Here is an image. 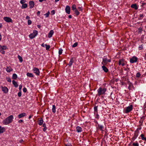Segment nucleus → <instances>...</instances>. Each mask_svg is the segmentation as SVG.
Instances as JSON below:
<instances>
[{"mask_svg":"<svg viewBox=\"0 0 146 146\" xmlns=\"http://www.w3.org/2000/svg\"><path fill=\"white\" fill-rule=\"evenodd\" d=\"M13 116L12 115H10L3 120L2 123L5 125H8L13 121Z\"/></svg>","mask_w":146,"mask_h":146,"instance_id":"obj_1","label":"nucleus"},{"mask_svg":"<svg viewBox=\"0 0 146 146\" xmlns=\"http://www.w3.org/2000/svg\"><path fill=\"white\" fill-rule=\"evenodd\" d=\"M107 90V88H105L100 87L97 90L98 94L97 95L100 96L104 95Z\"/></svg>","mask_w":146,"mask_h":146,"instance_id":"obj_2","label":"nucleus"},{"mask_svg":"<svg viewBox=\"0 0 146 146\" xmlns=\"http://www.w3.org/2000/svg\"><path fill=\"white\" fill-rule=\"evenodd\" d=\"M133 106L132 105H131L130 106L127 107L125 108L124 109V112L125 113H128L131 111L133 109Z\"/></svg>","mask_w":146,"mask_h":146,"instance_id":"obj_3","label":"nucleus"},{"mask_svg":"<svg viewBox=\"0 0 146 146\" xmlns=\"http://www.w3.org/2000/svg\"><path fill=\"white\" fill-rule=\"evenodd\" d=\"M111 62V59H108L107 58H105L103 59V61L102 62V64L105 65H106L108 62Z\"/></svg>","mask_w":146,"mask_h":146,"instance_id":"obj_4","label":"nucleus"},{"mask_svg":"<svg viewBox=\"0 0 146 146\" xmlns=\"http://www.w3.org/2000/svg\"><path fill=\"white\" fill-rule=\"evenodd\" d=\"M38 32L36 30H35L33 31L32 33L30 34L29 35V37L30 38L33 39L38 34Z\"/></svg>","mask_w":146,"mask_h":146,"instance_id":"obj_5","label":"nucleus"},{"mask_svg":"<svg viewBox=\"0 0 146 146\" xmlns=\"http://www.w3.org/2000/svg\"><path fill=\"white\" fill-rule=\"evenodd\" d=\"M34 73H35L36 75L39 76L40 75V72L39 69L35 67L33 68V69Z\"/></svg>","mask_w":146,"mask_h":146,"instance_id":"obj_6","label":"nucleus"},{"mask_svg":"<svg viewBox=\"0 0 146 146\" xmlns=\"http://www.w3.org/2000/svg\"><path fill=\"white\" fill-rule=\"evenodd\" d=\"M7 47L6 46H3L0 47V52L2 54H4L5 53V50H6Z\"/></svg>","mask_w":146,"mask_h":146,"instance_id":"obj_7","label":"nucleus"},{"mask_svg":"<svg viewBox=\"0 0 146 146\" xmlns=\"http://www.w3.org/2000/svg\"><path fill=\"white\" fill-rule=\"evenodd\" d=\"M138 58L137 57L134 56L130 59V62L131 63H133L136 62L137 61Z\"/></svg>","mask_w":146,"mask_h":146,"instance_id":"obj_8","label":"nucleus"},{"mask_svg":"<svg viewBox=\"0 0 146 146\" xmlns=\"http://www.w3.org/2000/svg\"><path fill=\"white\" fill-rule=\"evenodd\" d=\"M138 133L137 132H135V131L134 134V135L133 137H132L131 139V142H132L133 141H134L137 138V137L138 135Z\"/></svg>","mask_w":146,"mask_h":146,"instance_id":"obj_9","label":"nucleus"},{"mask_svg":"<svg viewBox=\"0 0 146 146\" xmlns=\"http://www.w3.org/2000/svg\"><path fill=\"white\" fill-rule=\"evenodd\" d=\"M3 19L7 23L12 22V19L9 17H4L3 18Z\"/></svg>","mask_w":146,"mask_h":146,"instance_id":"obj_10","label":"nucleus"},{"mask_svg":"<svg viewBox=\"0 0 146 146\" xmlns=\"http://www.w3.org/2000/svg\"><path fill=\"white\" fill-rule=\"evenodd\" d=\"M70 8L69 6L67 5L65 9L66 12L68 14H69L70 13Z\"/></svg>","mask_w":146,"mask_h":146,"instance_id":"obj_11","label":"nucleus"},{"mask_svg":"<svg viewBox=\"0 0 146 146\" xmlns=\"http://www.w3.org/2000/svg\"><path fill=\"white\" fill-rule=\"evenodd\" d=\"M29 8L30 9H32L34 7L35 3L33 1H31L29 2Z\"/></svg>","mask_w":146,"mask_h":146,"instance_id":"obj_12","label":"nucleus"},{"mask_svg":"<svg viewBox=\"0 0 146 146\" xmlns=\"http://www.w3.org/2000/svg\"><path fill=\"white\" fill-rule=\"evenodd\" d=\"M124 60L123 59H120L119 61L118 64L119 65H121L122 66L125 65V64L123 62Z\"/></svg>","mask_w":146,"mask_h":146,"instance_id":"obj_13","label":"nucleus"},{"mask_svg":"<svg viewBox=\"0 0 146 146\" xmlns=\"http://www.w3.org/2000/svg\"><path fill=\"white\" fill-rule=\"evenodd\" d=\"M2 89V91L4 92L5 93H7L8 92V90L7 88L5 86L4 87H1Z\"/></svg>","mask_w":146,"mask_h":146,"instance_id":"obj_14","label":"nucleus"},{"mask_svg":"<svg viewBox=\"0 0 146 146\" xmlns=\"http://www.w3.org/2000/svg\"><path fill=\"white\" fill-rule=\"evenodd\" d=\"M140 137L142 140L146 141V134H142L140 135Z\"/></svg>","mask_w":146,"mask_h":146,"instance_id":"obj_15","label":"nucleus"},{"mask_svg":"<svg viewBox=\"0 0 146 146\" xmlns=\"http://www.w3.org/2000/svg\"><path fill=\"white\" fill-rule=\"evenodd\" d=\"M43 121L42 118H40V119H39L38 121V123L39 125H42L43 123Z\"/></svg>","mask_w":146,"mask_h":146,"instance_id":"obj_16","label":"nucleus"},{"mask_svg":"<svg viewBox=\"0 0 146 146\" xmlns=\"http://www.w3.org/2000/svg\"><path fill=\"white\" fill-rule=\"evenodd\" d=\"M76 131L78 132V133H80L82 131V128L80 127V126H77L76 127Z\"/></svg>","mask_w":146,"mask_h":146,"instance_id":"obj_17","label":"nucleus"},{"mask_svg":"<svg viewBox=\"0 0 146 146\" xmlns=\"http://www.w3.org/2000/svg\"><path fill=\"white\" fill-rule=\"evenodd\" d=\"M26 115V113H23L19 114L18 115V117L19 118H21L22 117L25 116Z\"/></svg>","mask_w":146,"mask_h":146,"instance_id":"obj_18","label":"nucleus"},{"mask_svg":"<svg viewBox=\"0 0 146 146\" xmlns=\"http://www.w3.org/2000/svg\"><path fill=\"white\" fill-rule=\"evenodd\" d=\"M5 129L4 127L0 126V134L3 133L5 131Z\"/></svg>","mask_w":146,"mask_h":146,"instance_id":"obj_19","label":"nucleus"},{"mask_svg":"<svg viewBox=\"0 0 146 146\" xmlns=\"http://www.w3.org/2000/svg\"><path fill=\"white\" fill-rule=\"evenodd\" d=\"M54 33V32L53 30H50V31L49 33H48V37L49 38L51 37L52 36V35Z\"/></svg>","mask_w":146,"mask_h":146,"instance_id":"obj_20","label":"nucleus"},{"mask_svg":"<svg viewBox=\"0 0 146 146\" xmlns=\"http://www.w3.org/2000/svg\"><path fill=\"white\" fill-rule=\"evenodd\" d=\"M131 8L134 9L135 10H137L138 9V7L136 4H133L131 5Z\"/></svg>","mask_w":146,"mask_h":146,"instance_id":"obj_21","label":"nucleus"},{"mask_svg":"<svg viewBox=\"0 0 146 146\" xmlns=\"http://www.w3.org/2000/svg\"><path fill=\"white\" fill-rule=\"evenodd\" d=\"M74 59L73 58L70 59V61L69 62V64H68V65H69V67H71V66L72 64L74 62Z\"/></svg>","mask_w":146,"mask_h":146,"instance_id":"obj_22","label":"nucleus"},{"mask_svg":"<svg viewBox=\"0 0 146 146\" xmlns=\"http://www.w3.org/2000/svg\"><path fill=\"white\" fill-rule=\"evenodd\" d=\"M13 70V69L11 68L10 67H7V68H6V71L7 72L9 73L11 71Z\"/></svg>","mask_w":146,"mask_h":146,"instance_id":"obj_23","label":"nucleus"},{"mask_svg":"<svg viewBox=\"0 0 146 146\" xmlns=\"http://www.w3.org/2000/svg\"><path fill=\"white\" fill-rule=\"evenodd\" d=\"M102 68L103 70L106 72H107L108 71V69L104 65L102 66Z\"/></svg>","mask_w":146,"mask_h":146,"instance_id":"obj_24","label":"nucleus"},{"mask_svg":"<svg viewBox=\"0 0 146 146\" xmlns=\"http://www.w3.org/2000/svg\"><path fill=\"white\" fill-rule=\"evenodd\" d=\"M12 83L13 85H14L15 87H17L18 86V84L14 80H13L12 81Z\"/></svg>","mask_w":146,"mask_h":146,"instance_id":"obj_25","label":"nucleus"},{"mask_svg":"<svg viewBox=\"0 0 146 146\" xmlns=\"http://www.w3.org/2000/svg\"><path fill=\"white\" fill-rule=\"evenodd\" d=\"M27 75L28 76L32 78L34 77V75L32 73H31L28 72L27 73Z\"/></svg>","mask_w":146,"mask_h":146,"instance_id":"obj_26","label":"nucleus"},{"mask_svg":"<svg viewBox=\"0 0 146 146\" xmlns=\"http://www.w3.org/2000/svg\"><path fill=\"white\" fill-rule=\"evenodd\" d=\"M103 128V127L102 125H100L99 124H98V127L97 129H99L101 130H102Z\"/></svg>","mask_w":146,"mask_h":146,"instance_id":"obj_27","label":"nucleus"},{"mask_svg":"<svg viewBox=\"0 0 146 146\" xmlns=\"http://www.w3.org/2000/svg\"><path fill=\"white\" fill-rule=\"evenodd\" d=\"M52 112L54 113L56 112V107L54 105L52 106Z\"/></svg>","mask_w":146,"mask_h":146,"instance_id":"obj_28","label":"nucleus"},{"mask_svg":"<svg viewBox=\"0 0 146 146\" xmlns=\"http://www.w3.org/2000/svg\"><path fill=\"white\" fill-rule=\"evenodd\" d=\"M129 86H128V88L129 90H130V89L131 88L133 87V84L131 82H129Z\"/></svg>","mask_w":146,"mask_h":146,"instance_id":"obj_29","label":"nucleus"},{"mask_svg":"<svg viewBox=\"0 0 146 146\" xmlns=\"http://www.w3.org/2000/svg\"><path fill=\"white\" fill-rule=\"evenodd\" d=\"M27 5L26 3H24L21 7L22 9H25L27 7Z\"/></svg>","mask_w":146,"mask_h":146,"instance_id":"obj_30","label":"nucleus"},{"mask_svg":"<svg viewBox=\"0 0 146 146\" xmlns=\"http://www.w3.org/2000/svg\"><path fill=\"white\" fill-rule=\"evenodd\" d=\"M132 145L133 146H139V144L138 142L136 141L135 142L133 143Z\"/></svg>","mask_w":146,"mask_h":146,"instance_id":"obj_31","label":"nucleus"},{"mask_svg":"<svg viewBox=\"0 0 146 146\" xmlns=\"http://www.w3.org/2000/svg\"><path fill=\"white\" fill-rule=\"evenodd\" d=\"M94 113H96L98 112V106H95L94 107Z\"/></svg>","mask_w":146,"mask_h":146,"instance_id":"obj_32","label":"nucleus"},{"mask_svg":"<svg viewBox=\"0 0 146 146\" xmlns=\"http://www.w3.org/2000/svg\"><path fill=\"white\" fill-rule=\"evenodd\" d=\"M18 58L19 60V61L21 62H22L23 61V60L22 57L19 55L18 56Z\"/></svg>","mask_w":146,"mask_h":146,"instance_id":"obj_33","label":"nucleus"},{"mask_svg":"<svg viewBox=\"0 0 146 146\" xmlns=\"http://www.w3.org/2000/svg\"><path fill=\"white\" fill-rule=\"evenodd\" d=\"M17 76L16 74H14L12 76V78L14 79H16L17 78Z\"/></svg>","mask_w":146,"mask_h":146,"instance_id":"obj_34","label":"nucleus"},{"mask_svg":"<svg viewBox=\"0 0 146 146\" xmlns=\"http://www.w3.org/2000/svg\"><path fill=\"white\" fill-rule=\"evenodd\" d=\"M72 9L73 10H76L77 9H76V5L75 4L73 5L72 6Z\"/></svg>","mask_w":146,"mask_h":146,"instance_id":"obj_35","label":"nucleus"},{"mask_svg":"<svg viewBox=\"0 0 146 146\" xmlns=\"http://www.w3.org/2000/svg\"><path fill=\"white\" fill-rule=\"evenodd\" d=\"M45 46H46V50H48L50 47L49 45H47L46 44H45Z\"/></svg>","mask_w":146,"mask_h":146,"instance_id":"obj_36","label":"nucleus"},{"mask_svg":"<svg viewBox=\"0 0 146 146\" xmlns=\"http://www.w3.org/2000/svg\"><path fill=\"white\" fill-rule=\"evenodd\" d=\"M75 13L76 14L77 16L79 15L80 14V12L78 11V10L76 9L75 11Z\"/></svg>","mask_w":146,"mask_h":146,"instance_id":"obj_37","label":"nucleus"},{"mask_svg":"<svg viewBox=\"0 0 146 146\" xmlns=\"http://www.w3.org/2000/svg\"><path fill=\"white\" fill-rule=\"evenodd\" d=\"M50 13V12L49 11H48L47 12V13H45L44 15L46 17H48V16H49V15Z\"/></svg>","mask_w":146,"mask_h":146,"instance_id":"obj_38","label":"nucleus"},{"mask_svg":"<svg viewBox=\"0 0 146 146\" xmlns=\"http://www.w3.org/2000/svg\"><path fill=\"white\" fill-rule=\"evenodd\" d=\"M78 43L77 42H76L72 46V47L73 48L77 46L78 45Z\"/></svg>","mask_w":146,"mask_h":146,"instance_id":"obj_39","label":"nucleus"},{"mask_svg":"<svg viewBox=\"0 0 146 146\" xmlns=\"http://www.w3.org/2000/svg\"><path fill=\"white\" fill-rule=\"evenodd\" d=\"M62 51H63V50L62 49H60L59 50V51H58V54L59 55L61 54H62Z\"/></svg>","mask_w":146,"mask_h":146,"instance_id":"obj_40","label":"nucleus"},{"mask_svg":"<svg viewBox=\"0 0 146 146\" xmlns=\"http://www.w3.org/2000/svg\"><path fill=\"white\" fill-rule=\"evenodd\" d=\"M32 23L31 21L30 20H28V24L29 25H30Z\"/></svg>","mask_w":146,"mask_h":146,"instance_id":"obj_41","label":"nucleus"},{"mask_svg":"<svg viewBox=\"0 0 146 146\" xmlns=\"http://www.w3.org/2000/svg\"><path fill=\"white\" fill-rule=\"evenodd\" d=\"M141 76V74L139 72H138L137 73L136 75V77H140Z\"/></svg>","mask_w":146,"mask_h":146,"instance_id":"obj_42","label":"nucleus"},{"mask_svg":"<svg viewBox=\"0 0 146 146\" xmlns=\"http://www.w3.org/2000/svg\"><path fill=\"white\" fill-rule=\"evenodd\" d=\"M141 129V127H140L137 128V129H136V130L135 131V132H137L138 133L139 132V130H140V129Z\"/></svg>","mask_w":146,"mask_h":146,"instance_id":"obj_43","label":"nucleus"},{"mask_svg":"<svg viewBox=\"0 0 146 146\" xmlns=\"http://www.w3.org/2000/svg\"><path fill=\"white\" fill-rule=\"evenodd\" d=\"M23 91L24 92H26L27 91V89L25 87L23 89Z\"/></svg>","mask_w":146,"mask_h":146,"instance_id":"obj_44","label":"nucleus"},{"mask_svg":"<svg viewBox=\"0 0 146 146\" xmlns=\"http://www.w3.org/2000/svg\"><path fill=\"white\" fill-rule=\"evenodd\" d=\"M65 146H72V145L70 143H68L67 144H65Z\"/></svg>","mask_w":146,"mask_h":146,"instance_id":"obj_45","label":"nucleus"},{"mask_svg":"<svg viewBox=\"0 0 146 146\" xmlns=\"http://www.w3.org/2000/svg\"><path fill=\"white\" fill-rule=\"evenodd\" d=\"M139 50H141L143 49V46L142 45H140L139 46Z\"/></svg>","mask_w":146,"mask_h":146,"instance_id":"obj_46","label":"nucleus"},{"mask_svg":"<svg viewBox=\"0 0 146 146\" xmlns=\"http://www.w3.org/2000/svg\"><path fill=\"white\" fill-rule=\"evenodd\" d=\"M139 17L140 18V19H142L143 17V14H140L139 15Z\"/></svg>","mask_w":146,"mask_h":146,"instance_id":"obj_47","label":"nucleus"},{"mask_svg":"<svg viewBox=\"0 0 146 146\" xmlns=\"http://www.w3.org/2000/svg\"><path fill=\"white\" fill-rule=\"evenodd\" d=\"M18 96L19 97H20L21 96V92H18Z\"/></svg>","mask_w":146,"mask_h":146,"instance_id":"obj_48","label":"nucleus"},{"mask_svg":"<svg viewBox=\"0 0 146 146\" xmlns=\"http://www.w3.org/2000/svg\"><path fill=\"white\" fill-rule=\"evenodd\" d=\"M7 81L9 82H11V78H7Z\"/></svg>","mask_w":146,"mask_h":146,"instance_id":"obj_49","label":"nucleus"},{"mask_svg":"<svg viewBox=\"0 0 146 146\" xmlns=\"http://www.w3.org/2000/svg\"><path fill=\"white\" fill-rule=\"evenodd\" d=\"M51 14L52 15H54L55 14V11L54 10H53L51 11Z\"/></svg>","mask_w":146,"mask_h":146,"instance_id":"obj_50","label":"nucleus"},{"mask_svg":"<svg viewBox=\"0 0 146 146\" xmlns=\"http://www.w3.org/2000/svg\"><path fill=\"white\" fill-rule=\"evenodd\" d=\"M25 2L23 0H21L20 1V3L22 5L25 3Z\"/></svg>","mask_w":146,"mask_h":146,"instance_id":"obj_51","label":"nucleus"},{"mask_svg":"<svg viewBox=\"0 0 146 146\" xmlns=\"http://www.w3.org/2000/svg\"><path fill=\"white\" fill-rule=\"evenodd\" d=\"M99 115L97 113V114L96 115V118L97 119H99Z\"/></svg>","mask_w":146,"mask_h":146,"instance_id":"obj_52","label":"nucleus"},{"mask_svg":"<svg viewBox=\"0 0 146 146\" xmlns=\"http://www.w3.org/2000/svg\"><path fill=\"white\" fill-rule=\"evenodd\" d=\"M23 120H22V119H20L19 120V121H18V122L19 123H22V122H23Z\"/></svg>","mask_w":146,"mask_h":146,"instance_id":"obj_53","label":"nucleus"},{"mask_svg":"<svg viewBox=\"0 0 146 146\" xmlns=\"http://www.w3.org/2000/svg\"><path fill=\"white\" fill-rule=\"evenodd\" d=\"M46 129H47V127H44V128H43V131H45L46 130Z\"/></svg>","mask_w":146,"mask_h":146,"instance_id":"obj_54","label":"nucleus"},{"mask_svg":"<svg viewBox=\"0 0 146 146\" xmlns=\"http://www.w3.org/2000/svg\"><path fill=\"white\" fill-rule=\"evenodd\" d=\"M30 17L29 16H27L26 17V19L27 20H29V19H30Z\"/></svg>","mask_w":146,"mask_h":146,"instance_id":"obj_55","label":"nucleus"},{"mask_svg":"<svg viewBox=\"0 0 146 146\" xmlns=\"http://www.w3.org/2000/svg\"><path fill=\"white\" fill-rule=\"evenodd\" d=\"M22 88V85H20L19 86V89L20 90H21Z\"/></svg>","mask_w":146,"mask_h":146,"instance_id":"obj_56","label":"nucleus"},{"mask_svg":"<svg viewBox=\"0 0 146 146\" xmlns=\"http://www.w3.org/2000/svg\"><path fill=\"white\" fill-rule=\"evenodd\" d=\"M42 124H43L42 126L44 127H46V124L45 123H43Z\"/></svg>","mask_w":146,"mask_h":146,"instance_id":"obj_57","label":"nucleus"},{"mask_svg":"<svg viewBox=\"0 0 146 146\" xmlns=\"http://www.w3.org/2000/svg\"><path fill=\"white\" fill-rule=\"evenodd\" d=\"M78 9H79V11H82V9L81 7H78Z\"/></svg>","mask_w":146,"mask_h":146,"instance_id":"obj_58","label":"nucleus"},{"mask_svg":"<svg viewBox=\"0 0 146 146\" xmlns=\"http://www.w3.org/2000/svg\"><path fill=\"white\" fill-rule=\"evenodd\" d=\"M40 12L39 11H38L37 12V15L38 16H39L40 15Z\"/></svg>","mask_w":146,"mask_h":146,"instance_id":"obj_59","label":"nucleus"},{"mask_svg":"<svg viewBox=\"0 0 146 146\" xmlns=\"http://www.w3.org/2000/svg\"><path fill=\"white\" fill-rule=\"evenodd\" d=\"M41 46L43 47H45V44H44V43L42 44L41 45Z\"/></svg>","mask_w":146,"mask_h":146,"instance_id":"obj_60","label":"nucleus"},{"mask_svg":"<svg viewBox=\"0 0 146 146\" xmlns=\"http://www.w3.org/2000/svg\"><path fill=\"white\" fill-rule=\"evenodd\" d=\"M39 1L40 2H42L43 1H46V0H39Z\"/></svg>","mask_w":146,"mask_h":146,"instance_id":"obj_61","label":"nucleus"},{"mask_svg":"<svg viewBox=\"0 0 146 146\" xmlns=\"http://www.w3.org/2000/svg\"><path fill=\"white\" fill-rule=\"evenodd\" d=\"M19 142L21 143H22L23 141V140L22 139H21L19 140Z\"/></svg>","mask_w":146,"mask_h":146,"instance_id":"obj_62","label":"nucleus"},{"mask_svg":"<svg viewBox=\"0 0 146 146\" xmlns=\"http://www.w3.org/2000/svg\"><path fill=\"white\" fill-rule=\"evenodd\" d=\"M37 26L38 27L39 29H40L41 27V26L40 25H38Z\"/></svg>","mask_w":146,"mask_h":146,"instance_id":"obj_63","label":"nucleus"},{"mask_svg":"<svg viewBox=\"0 0 146 146\" xmlns=\"http://www.w3.org/2000/svg\"><path fill=\"white\" fill-rule=\"evenodd\" d=\"M72 17V16L71 15H69L68 16V18L70 19Z\"/></svg>","mask_w":146,"mask_h":146,"instance_id":"obj_64","label":"nucleus"}]
</instances>
